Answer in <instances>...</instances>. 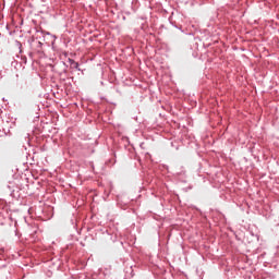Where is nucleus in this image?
<instances>
[{
	"label": "nucleus",
	"instance_id": "1",
	"mask_svg": "<svg viewBox=\"0 0 279 279\" xmlns=\"http://www.w3.org/2000/svg\"><path fill=\"white\" fill-rule=\"evenodd\" d=\"M73 64H74L75 69H77L78 63H77V62H74Z\"/></svg>",
	"mask_w": 279,
	"mask_h": 279
}]
</instances>
